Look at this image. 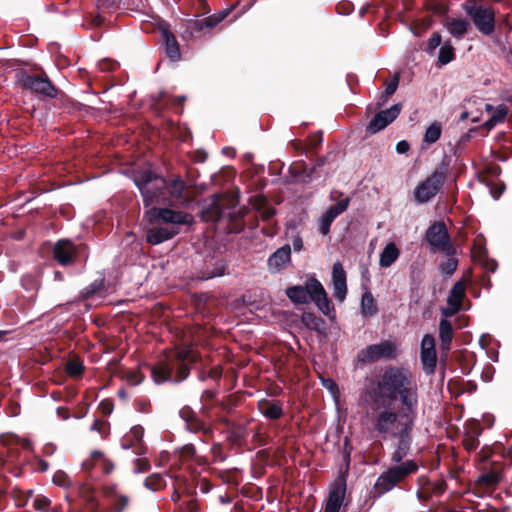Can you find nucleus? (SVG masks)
<instances>
[{
  "label": "nucleus",
  "mask_w": 512,
  "mask_h": 512,
  "mask_svg": "<svg viewBox=\"0 0 512 512\" xmlns=\"http://www.w3.org/2000/svg\"><path fill=\"white\" fill-rule=\"evenodd\" d=\"M455 58V51L450 41H447L439 50L438 62L441 65L450 63Z\"/></svg>",
  "instance_id": "nucleus-44"
},
{
  "label": "nucleus",
  "mask_w": 512,
  "mask_h": 512,
  "mask_svg": "<svg viewBox=\"0 0 512 512\" xmlns=\"http://www.w3.org/2000/svg\"><path fill=\"white\" fill-rule=\"evenodd\" d=\"M332 283L334 289V297L342 302L347 294L346 272L340 262H336L332 267Z\"/></svg>",
  "instance_id": "nucleus-21"
},
{
  "label": "nucleus",
  "mask_w": 512,
  "mask_h": 512,
  "mask_svg": "<svg viewBox=\"0 0 512 512\" xmlns=\"http://www.w3.org/2000/svg\"><path fill=\"white\" fill-rule=\"evenodd\" d=\"M401 110L402 104L396 103L389 109L378 111L370 120L366 128H386L399 116Z\"/></svg>",
  "instance_id": "nucleus-20"
},
{
  "label": "nucleus",
  "mask_w": 512,
  "mask_h": 512,
  "mask_svg": "<svg viewBox=\"0 0 512 512\" xmlns=\"http://www.w3.org/2000/svg\"><path fill=\"white\" fill-rule=\"evenodd\" d=\"M350 198L346 197L334 205H331L325 213L331 216L334 220L343 212H345L349 206Z\"/></svg>",
  "instance_id": "nucleus-45"
},
{
  "label": "nucleus",
  "mask_w": 512,
  "mask_h": 512,
  "mask_svg": "<svg viewBox=\"0 0 512 512\" xmlns=\"http://www.w3.org/2000/svg\"><path fill=\"white\" fill-rule=\"evenodd\" d=\"M76 255V246L67 239L57 241L53 248L54 259L62 266L72 264L75 261Z\"/></svg>",
  "instance_id": "nucleus-17"
},
{
  "label": "nucleus",
  "mask_w": 512,
  "mask_h": 512,
  "mask_svg": "<svg viewBox=\"0 0 512 512\" xmlns=\"http://www.w3.org/2000/svg\"><path fill=\"white\" fill-rule=\"evenodd\" d=\"M172 364H176V363H172ZM178 366L176 368V375L175 377L173 378V382L174 383H180L184 380H186L190 374V367L188 364L186 363H177Z\"/></svg>",
  "instance_id": "nucleus-51"
},
{
  "label": "nucleus",
  "mask_w": 512,
  "mask_h": 512,
  "mask_svg": "<svg viewBox=\"0 0 512 512\" xmlns=\"http://www.w3.org/2000/svg\"><path fill=\"white\" fill-rule=\"evenodd\" d=\"M419 466L414 460H407L395 464L383 472L374 485L375 492L382 495L392 490L396 485L404 481L409 475L418 471Z\"/></svg>",
  "instance_id": "nucleus-6"
},
{
  "label": "nucleus",
  "mask_w": 512,
  "mask_h": 512,
  "mask_svg": "<svg viewBox=\"0 0 512 512\" xmlns=\"http://www.w3.org/2000/svg\"><path fill=\"white\" fill-rule=\"evenodd\" d=\"M186 96L173 97L165 91H160L152 96L151 108L156 113L163 107H171L176 113H182Z\"/></svg>",
  "instance_id": "nucleus-16"
},
{
  "label": "nucleus",
  "mask_w": 512,
  "mask_h": 512,
  "mask_svg": "<svg viewBox=\"0 0 512 512\" xmlns=\"http://www.w3.org/2000/svg\"><path fill=\"white\" fill-rule=\"evenodd\" d=\"M503 465L501 463H492L491 469L479 476L478 482L485 486H494L502 479Z\"/></svg>",
  "instance_id": "nucleus-30"
},
{
  "label": "nucleus",
  "mask_w": 512,
  "mask_h": 512,
  "mask_svg": "<svg viewBox=\"0 0 512 512\" xmlns=\"http://www.w3.org/2000/svg\"><path fill=\"white\" fill-rule=\"evenodd\" d=\"M337 13L340 15H349L354 10V5L350 1H341L336 5Z\"/></svg>",
  "instance_id": "nucleus-63"
},
{
  "label": "nucleus",
  "mask_w": 512,
  "mask_h": 512,
  "mask_svg": "<svg viewBox=\"0 0 512 512\" xmlns=\"http://www.w3.org/2000/svg\"><path fill=\"white\" fill-rule=\"evenodd\" d=\"M464 297L465 283L463 280H459L451 288L447 303L450 307L461 308V303Z\"/></svg>",
  "instance_id": "nucleus-32"
},
{
  "label": "nucleus",
  "mask_w": 512,
  "mask_h": 512,
  "mask_svg": "<svg viewBox=\"0 0 512 512\" xmlns=\"http://www.w3.org/2000/svg\"><path fill=\"white\" fill-rule=\"evenodd\" d=\"M226 268L227 265L223 259L210 256L205 259L202 267L196 268L195 278L204 281L215 277H220L225 274Z\"/></svg>",
  "instance_id": "nucleus-15"
},
{
  "label": "nucleus",
  "mask_w": 512,
  "mask_h": 512,
  "mask_svg": "<svg viewBox=\"0 0 512 512\" xmlns=\"http://www.w3.org/2000/svg\"><path fill=\"white\" fill-rule=\"evenodd\" d=\"M322 141V132L318 130L316 132L311 133L304 142L301 140H297L293 144L295 149L305 152L306 155L311 154L312 156L316 154L318 148L322 144Z\"/></svg>",
  "instance_id": "nucleus-26"
},
{
  "label": "nucleus",
  "mask_w": 512,
  "mask_h": 512,
  "mask_svg": "<svg viewBox=\"0 0 512 512\" xmlns=\"http://www.w3.org/2000/svg\"><path fill=\"white\" fill-rule=\"evenodd\" d=\"M144 486L153 492H157L166 487V481L161 474L154 473L145 479Z\"/></svg>",
  "instance_id": "nucleus-42"
},
{
  "label": "nucleus",
  "mask_w": 512,
  "mask_h": 512,
  "mask_svg": "<svg viewBox=\"0 0 512 512\" xmlns=\"http://www.w3.org/2000/svg\"><path fill=\"white\" fill-rule=\"evenodd\" d=\"M85 370L83 361L79 358L70 359L65 364V372L72 378H79Z\"/></svg>",
  "instance_id": "nucleus-43"
},
{
  "label": "nucleus",
  "mask_w": 512,
  "mask_h": 512,
  "mask_svg": "<svg viewBox=\"0 0 512 512\" xmlns=\"http://www.w3.org/2000/svg\"><path fill=\"white\" fill-rule=\"evenodd\" d=\"M200 359L199 353L193 351L190 348H183L176 352L174 362L175 363H186L194 364Z\"/></svg>",
  "instance_id": "nucleus-40"
},
{
  "label": "nucleus",
  "mask_w": 512,
  "mask_h": 512,
  "mask_svg": "<svg viewBox=\"0 0 512 512\" xmlns=\"http://www.w3.org/2000/svg\"><path fill=\"white\" fill-rule=\"evenodd\" d=\"M53 483L57 486L68 487L71 485V480L64 471L58 470L53 476Z\"/></svg>",
  "instance_id": "nucleus-55"
},
{
  "label": "nucleus",
  "mask_w": 512,
  "mask_h": 512,
  "mask_svg": "<svg viewBox=\"0 0 512 512\" xmlns=\"http://www.w3.org/2000/svg\"><path fill=\"white\" fill-rule=\"evenodd\" d=\"M291 261V248L284 245L278 248L267 260V266L270 272L275 273L283 270Z\"/></svg>",
  "instance_id": "nucleus-22"
},
{
  "label": "nucleus",
  "mask_w": 512,
  "mask_h": 512,
  "mask_svg": "<svg viewBox=\"0 0 512 512\" xmlns=\"http://www.w3.org/2000/svg\"><path fill=\"white\" fill-rule=\"evenodd\" d=\"M483 428L478 420H470L467 422L466 435L478 438L482 434Z\"/></svg>",
  "instance_id": "nucleus-53"
},
{
  "label": "nucleus",
  "mask_w": 512,
  "mask_h": 512,
  "mask_svg": "<svg viewBox=\"0 0 512 512\" xmlns=\"http://www.w3.org/2000/svg\"><path fill=\"white\" fill-rule=\"evenodd\" d=\"M439 339L440 348L443 352L448 353L451 348L453 339V327L449 320L441 319L439 323Z\"/></svg>",
  "instance_id": "nucleus-28"
},
{
  "label": "nucleus",
  "mask_w": 512,
  "mask_h": 512,
  "mask_svg": "<svg viewBox=\"0 0 512 512\" xmlns=\"http://www.w3.org/2000/svg\"><path fill=\"white\" fill-rule=\"evenodd\" d=\"M334 219L329 216L327 213H324L321 217V220H320V225H319V232L323 235V236H326L329 234L330 232V227H331V224L333 223Z\"/></svg>",
  "instance_id": "nucleus-56"
},
{
  "label": "nucleus",
  "mask_w": 512,
  "mask_h": 512,
  "mask_svg": "<svg viewBox=\"0 0 512 512\" xmlns=\"http://www.w3.org/2000/svg\"><path fill=\"white\" fill-rule=\"evenodd\" d=\"M161 36L165 44L166 56L173 62L180 60L181 53L179 43L168 26L161 28Z\"/></svg>",
  "instance_id": "nucleus-23"
},
{
  "label": "nucleus",
  "mask_w": 512,
  "mask_h": 512,
  "mask_svg": "<svg viewBox=\"0 0 512 512\" xmlns=\"http://www.w3.org/2000/svg\"><path fill=\"white\" fill-rule=\"evenodd\" d=\"M286 296L294 304H308L312 301L326 316L331 317L335 308L328 298L327 292L321 282L315 278H308L304 285H295L286 289Z\"/></svg>",
  "instance_id": "nucleus-4"
},
{
  "label": "nucleus",
  "mask_w": 512,
  "mask_h": 512,
  "mask_svg": "<svg viewBox=\"0 0 512 512\" xmlns=\"http://www.w3.org/2000/svg\"><path fill=\"white\" fill-rule=\"evenodd\" d=\"M289 172L295 180L302 182V178L306 177L307 164L304 161L295 162L290 166Z\"/></svg>",
  "instance_id": "nucleus-47"
},
{
  "label": "nucleus",
  "mask_w": 512,
  "mask_h": 512,
  "mask_svg": "<svg viewBox=\"0 0 512 512\" xmlns=\"http://www.w3.org/2000/svg\"><path fill=\"white\" fill-rule=\"evenodd\" d=\"M430 27L428 20H418L409 25V30L417 37H421Z\"/></svg>",
  "instance_id": "nucleus-50"
},
{
  "label": "nucleus",
  "mask_w": 512,
  "mask_h": 512,
  "mask_svg": "<svg viewBox=\"0 0 512 512\" xmlns=\"http://www.w3.org/2000/svg\"><path fill=\"white\" fill-rule=\"evenodd\" d=\"M446 257L447 259L440 263L439 269L443 274L451 276L457 270L458 260L455 258V255Z\"/></svg>",
  "instance_id": "nucleus-46"
},
{
  "label": "nucleus",
  "mask_w": 512,
  "mask_h": 512,
  "mask_svg": "<svg viewBox=\"0 0 512 512\" xmlns=\"http://www.w3.org/2000/svg\"><path fill=\"white\" fill-rule=\"evenodd\" d=\"M397 356V346L395 343L384 340L378 344L368 345L357 354V360L360 363H374L378 360H391Z\"/></svg>",
  "instance_id": "nucleus-12"
},
{
  "label": "nucleus",
  "mask_w": 512,
  "mask_h": 512,
  "mask_svg": "<svg viewBox=\"0 0 512 512\" xmlns=\"http://www.w3.org/2000/svg\"><path fill=\"white\" fill-rule=\"evenodd\" d=\"M462 443L467 451H473L479 446L478 438H475V437H472V436H469L466 434L464 435Z\"/></svg>",
  "instance_id": "nucleus-64"
},
{
  "label": "nucleus",
  "mask_w": 512,
  "mask_h": 512,
  "mask_svg": "<svg viewBox=\"0 0 512 512\" xmlns=\"http://www.w3.org/2000/svg\"><path fill=\"white\" fill-rule=\"evenodd\" d=\"M145 376L140 370H129L127 371L122 379L126 380L128 384L135 386L143 382Z\"/></svg>",
  "instance_id": "nucleus-49"
},
{
  "label": "nucleus",
  "mask_w": 512,
  "mask_h": 512,
  "mask_svg": "<svg viewBox=\"0 0 512 512\" xmlns=\"http://www.w3.org/2000/svg\"><path fill=\"white\" fill-rule=\"evenodd\" d=\"M361 312L364 316L371 317L378 312L377 304L371 292L366 291L361 299Z\"/></svg>",
  "instance_id": "nucleus-39"
},
{
  "label": "nucleus",
  "mask_w": 512,
  "mask_h": 512,
  "mask_svg": "<svg viewBox=\"0 0 512 512\" xmlns=\"http://www.w3.org/2000/svg\"><path fill=\"white\" fill-rule=\"evenodd\" d=\"M173 370L174 364H171L168 361H159L153 366L151 370L152 378L157 384H161L167 381L173 382Z\"/></svg>",
  "instance_id": "nucleus-27"
},
{
  "label": "nucleus",
  "mask_w": 512,
  "mask_h": 512,
  "mask_svg": "<svg viewBox=\"0 0 512 512\" xmlns=\"http://www.w3.org/2000/svg\"><path fill=\"white\" fill-rule=\"evenodd\" d=\"M448 172L449 160L444 158L433 173L415 187V201L423 204L434 198L444 185Z\"/></svg>",
  "instance_id": "nucleus-5"
},
{
  "label": "nucleus",
  "mask_w": 512,
  "mask_h": 512,
  "mask_svg": "<svg viewBox=\"0 0 512 512\" xmlns=\"http://www.w3.org/2000/svg\"><path fill=\"white\" fill-rule=\"evenodd\" d=\"M464 10L479 33L489 37L494 34L496 13L492 7L473 1L472 3H465Z\"/></svg>",
  "instance_id": "nucleus-7"
},
{
  "label": "nucleus",
  "mask_w": 512,
  "mask_h": 512,
  "mask_svg": "<svg viewBox=\"0 0 512 512\" xmlns=\"http://www.w3.org/2000/svg\"><path fill=\"white\" fill-rule=\"evenodd\" d=\"M50 505V499L43 495H38L33 501L34 509L39 512H48Z\"/></svg>",
  "instance_id": "nucleus-52"
},
{
  "label": "nucleus",
  "mask_w": 512,
  "mask_h": 512,
  "mask_svg": "<svg viewBox=\"0 0 512 512\" xmlns=\"http://www.w3.org/2000/svg\"><path fill=\"white\" fill-rule=\"evenodd\" d=\"M301 321L306 328L318 333H323L326 329L324 319L313 312H304L301 316Z\"/></svg>",
  "instance_id": "nucleus-31"
},
{
  "label": "nucleus",
  "mask_w": 512,
  "mask_h": 512,
  "mask_svg": "<svg viewBox=\"0 0 512 512\" xmlns=\"http://www.w3.org/2000/svg\"><path fill=\"white\" fill-rule=\"evenodd\" d=\"M423 370L426 374H433L437 365L436 351H427L420 353Z\"/></svg>",
  "instance_id": "nucleus-41"
},
{
  "label": "nucleus",
  "mask_w": 512,
  "mask_h": 512,
  "mask_svg": "<svg viewBox=\"0 0 512 512\" xmlns=\"http://www.w3.org/2000/svg\"><path fill=\"white\" fill-rule=\"evenodd\" d=\"M245 209H241L238 212L229 213L228 228L232 233H240L245 227L244 215Z\"/></svg>",
  "instance_id": "nucleus-36"
},
{
  "label": "nucleus",
  "mask_w": 512,
  "mask_h": 512,
  "mask_svg": "<svg viewBox=\"0 0 512 512\" xmlns=\"http://www.w3.org/2000/svg\"><path fill=\"white\" fill-rule=\"evenodd\" d=\"M237 205V199L230 194H214L204 201L200 216L205 222H217L222 219L226 211Z\"/></svg>",
  "instance_id": "nucleus-9"
},
{
  "label": "nucleus",
  "mask_w": 512,
  "mask_h": 512,
  "mask_svg": "<svg viewBox=\"0 0 512 512\" xmlns=\"http://www.w3.org/2000/svg\"><path fill=\"white\" fill-rule=\"evenodd\" d=\"M475 355L472 352H469L468 350H462L459 351V353L456 356V360L459 363V366L461 368V372L464 375H468L475 363Z\"/></svg>",
  "instance_id": "nucleus-35"
},
{
  "label": "nucleus",
  "mask_w": 512,
  "mask_h": 512,
  "mask_svg": "<svg viewBox=\"0 0 512 512\" xmlns=\"http://www.w3.org/2000/svg\"><path fill=\"white\" fill-rule=\"evenodd\" d=\"M403 416H409L410 419L403 423L402 429L390 437L396 439L394 451L391 454V462L394 464L403 463L402 460L409 454L413 441L412 431L417 414H404Z\"/></svg>",
  "instance_id": "nucleus-11"
},
{
  "label": "nucleus",
  "mask_w": 512,
  "mask_h": 512,
  "mask_svg": "<svg viewBox=\"0 0 512 512\" xmlns=\"http://www.w3.org/2000/svg\"><path fill=\"white\" fill-rule=\"evenodd\" d=\"M229 14V10L225 9L220 11L217 14H213L204 19H189L186 22V30L184 32L183 38L188 37H201L202 32L205 29H212L221 21H223L227 15Z\"/></svg>",
  "instance_id": "nucleus-13"
},
{
  "label": "nucleus",
  "mask_w": 512,
  "mask_h": 512,
  "mask_svg": "<svg viewBox=\"0 0 512 512\" xmlns=\"http://www.w3.org/2000/svg\"><path fill=\"white\" fill-rule=\"evenodd\" d=\"M151 468L150 461L147 458H137L134 460V473H145Z\"/></svg>",
  "instance_id": "nucleus-57"
},
{
  "label": "nucleus",
  "mask_w": 512,
  "mask_h": 512,
  "mask_svg": "<svg viewBox=\"0 0 512 512\" xmlns=\"http://www.w3.org/2000/svg\"><path fill=\"white\" fill-rule=\"evenodd\" d=\"M442 38L440 33L434 32L427 42V46L425 51L429 54H432L435 49L441 44Z\"/></svg>",
  "instance_id": "nucleus-58"
},
{
  "label": "nucleus",
  "mask_w": 512,
  "mask_h": 512,
  "mask_svg": "<svg viewBox=\"0 0 512 512\" xmlns=\"http://www.w3.org/2000/svg\"><path fill=\"white\" fill-rule=\"evenodd\" d=\"M436 351L435 339L432 335L426 334L421 341V352Z\"/></svg>",
  "instance_id": "nucleus-62"
},
{
  "label": "nucleus",
  "mask_w": 512,
  "mask_h": 512,
  "mask_svg": "<svg viewBox=\"0 0 512 512\" xmlns=\"http://www.w3.org/2000/svg\"><path fill=\"white\" fill-rule=\"evenodd\" d=\"M18 82L22 89L48 98L57 97L59 92L57 87L51 82L45 73L31 74L28 72H21L19 74Z\"/></svg>",
  "instance_id": "nucleus-10"
},
{
  "label": "nucleus",
  "mask_w": 512,
  "mask_h": 512,
  "mask_svg": "<svg viewBox=\"0 0 512 512\" xmlns=\"http://www.w3.org/2000/svg\"><path fill=\"white\" fill-rule=\"evenodd\" d=\"M445 26L452 36L461 39L468 32L469 22L462 18H449L446 20Z\"/></svg>",
  "instance_id": "nucleus-29"
},
{
  "label": "nucleus",
  "mask_w": 512,
  "mask_h": 512,
  "mask_svg": "<svg viewBox=\"0 0 512 512\" xmlns=\"http://www.w3.org/2000/svg\"><path fill=\"white\" fill-rule=\"evenodd\" d=\"M248 436L247 429L244 425L237 423L236 425H231V428L228 429L227 440L232 445L241 446Z\"/></svg>",
  "instance_id": "nucleus-33"
},
{
  "label": "nucleus",
  "mask_w": 512,
  "mask_h": 512,
  "mask_svg": "<svg viewBox=\"0 0 512 512\" xmlns=\"http://www.w3.org/2000/svg\"><path fill=\"white\" fill-rule=\"evenodd\" d=\"M91 430L97 431L101 436H106L109 433V423L105 420L95 419Z\"/></svg>",
  "instance_id": "nucleus-59"
},
{
  "label": "nucleus",
  "mask_w": 512,
  "mask_h": 512,
  "mask_svg": "<svg viewBox=\"0 0 512 512\" xmlns=\"http://www.w3.org/2000/svg\"><path fill=\"white\" fill-rule=\"evenodd\" d=\"M478 179L481 183L485 184L489 188V192L495 200L499 199L506 189V186L502 181L496 182L492 179L484 177L483 175H479Z\"/></svg>",
  "instance_id": "nucleus-37"
},
{
  "label": "nucleus",
  "mask_w": 512,
  "mask_h": 512,
  "mask_svg": "<svg viewBox=\"0 0 512 512\" xmlns=\"http://www.w3.org/2000/svg\"><path fill=\"white\" fill-rule=\"evenodd\" d=\"M486 110L490 113L489 118L475 128H494L496 125L503 123L508 115V107L505 104H500L496 108L486 104Z\"/></svg>",
  "instance_id": "nucleus-24"
},
{
  "label": "nucleus",
  "mask_w": 512,
  "mask_h": 512,
  "mask_svg": "<svg viewBox=\"0 0 512 512\" xmlns=\"http://www.w3.org/2000/svg\"><path fill=\"white\" fill-rule=\"evenodd\" d=\"M98 66L102 72H112L119 67V63L112 59H103L98 63Z\"/></svg>",
  "instance_id": "nucleus-60"
},
{
  "label": "nucleus",
  "mask_w": 512,
  "mask_h": 512,
  "mask_svg": "<svg viewBox=\"0 0 512 512\" xmlns=\"http://www.w3.org/2000/svg\"><path fill=\"white\" fill-rule=\"evenodd\" d=\"M424 7L427 11H431L437 15H444L448 10L443 3L436 1H428L425 3Z\"/></svg>",
  "instance_id": "nucleus-54"
},
{
  "label": "nucleus",
  "mask_w": 512,
  "mask_h": 512,
  "mask_svg": "<svg viewBox=\"0 0 512 512\" xmlns=\"http://www.w3.org/2000/svg\"><path fill=\"white\" fill-rule=\"evenodd\" d=\"M368 400L395 403L398 396L405 406V414H417L418 393L412 383L408 370L400 367H388L367 388Z\"/></svg>",
  "instance_id": "nucleus-2"
},
{
  "label": "nucleus",
  "mask_w": 512,
  "mask_h": 512,
  "mask_svg": "<svg viewBox=\"0 0 512 512\" xmlns=\"http://www.w3.org/2000/svg\"><path fill=\"white\" fill-rule=\"evenodd\" d=\"M424 239L428 243L431 252L442 253L445 256L456 255V248L443 221L433 222L427 228Z\"/></svg>",
  "instance_id": "nucleus-8"
},
{
  "label": "nucleus",
  "mask_w": 512,
  "mask_h": 512,
  "mask_svg": "<svg viewBox=\"0 0 512 512\" xmlns=\"http://www.w3.org/2000/svg\"><path fill=\"white\" fill-rule=\"evenodd\" d=\"M399 254L400 251L394 243L387 244L380 254V266L390 267L398 259Z\"/></svg>",
  "instance_id": "nucleus-34"
},
{
  "label": "nucleus",
  "mask_w": 512,
  "mask_h": 512,
  "mask_svg": "<svg viewBox=\"0 0 512 512\" xmlns=\"http://www.w3.org/2000/svg\"><path fill=\"white\" fill-rule=\"evenodd\" d=\"M258 409L260 413L269 420H278L283 415V407L280 401L261 399L258 401Z\"/></svg>",
  "instance_id": "nucleus-25"
},
{
  "label": "nucleus",
  "mask_w": 512,
  "mask_h": 512,
  "mask_svg": "<svg viewBox=\"0 0 512 512\" xmlns=\"http://www.w3.org/2000/svg\"><path fill=\"white\" fill-rule=\"evenodd\" d=\"M133 181L141 193L144 207L148 208L145 218L151 225L166 224L179 228V225L193 223L190 213L170 208L189 202L188 187L180 175L164 177L144 170L135 174Z\"/></svg>",
  "instance_id": "nucleus-1"
},
{
  "label": "nucleus",
  "mask_w": 512,
  "mask_h": 512,
  "mask_svg": "<svg viewBox=\"0 0 512 512\" xmlns=\"http://www.w3.org/2000/svg\"><path fill=\"white\" fill-rule=\"evenodd\" d=\"M104 289V279L95 280L93 283L88 285L83 291H82V297L84 299H90L95 294L100 292Z\"/></svg>",
  "instance_id": "nucleus-48"
},
{
  "label": "nucleus",
  "mask_w": 512,
  "mask_h": 512,
  "mask_svg": "<svg viewBox=\"0 0 512 512\" xmlns=\"http://www.w3.org/2000/svg\"><path fill=\"white\" fill-rule=\"evenodd\" d=\"M368 405L372 429L381 435L384 440L402 429L403 423L410 419L409 416H403L406 411L403 405L399 411H396L394 403L379 400H368Z\"/></svg>",
  "instance_id": "nucleus-3"
},
{
  "label": "nucleus",
  "mask_w": 512,
  "mask_h": 512,
  "mask_svg": "<svg viewBox=\"0 0 512 512\" xmlns=\"http://www.w3.org/2000/svg\"><path fill=\"white\" fill-rule=\"evenodd\" d=\"M229 14V10L225 9L220 11L217 14H213L204 19H189L186 22V30L184 32L183 38L188 37H201L202 32L205 29H212L221 21H223L227 15Z\"/></svg>",
  "instance_id": "nucleus-14"
},
{
  "label": "nucleus",
  "mask_w": 512,
  "mask_h": 512,
  "mask_svg": "<svg viewBox=\"0 0 512 512\" xmlns=\"http://www.w3.org/2000/svg\"><path fill=\"white\" fill-rule=\"evenodd\" d=\"M179 232L178 227L153 225L146 231V241L150 245H159L174 238Z\"/></svg>",
  "instance_id": "nucleus-18"
},
{
  "label": "nucleus",
  "mask_w": 512,
  "mask_h": 512,
  "mask_svg": "<svg viewBox=\"0 0 512 512\" xmlns=\"http://www.w3.org/2000/svg\"><path fill=\"white\" fill-rule=\"evenodd\" d=\"M345 493V480L335 481L330 488L324 512H339L345 498Z\"/></svg>",
  "instance_id": "nucleus-19"
},
{
  "label": "nucleus",
  "mask_w": 512,
  "mask_h": 512,
  "mask_svg": "<svg viewBox=\"0 0 512 512\" xmlns=\"http://www.w3.org/2000/svg\"><path fill=\"white\" fill-rule=\"evenodd\" d=\"M398 84H399V76L398 75H395L391 81L386 82V87H385V91H384V95H383L385 97V100H387L390 96H392L395 93V91L397 90Z\"/></svg>",
  "instance_id": "nucleus-61"
},
{
  "label": "nucleus",
  "mask_w": 512,
  "mask_h": 512,
  "mask_svg": "<svg viewBox=\"0 0 512 512\" xmlns=\"http://www.w3.org/2000/svg\"><path fill=\"white\" fill-rule=\"evenodd\" d=\"M187 429L192 433L202 432L207 438H211L213 430L211 427H207L205 422L196 415L192 420L186 422Z\"/></svg>",
  "instance_id": "nucleus-38"
}]
</instances>
